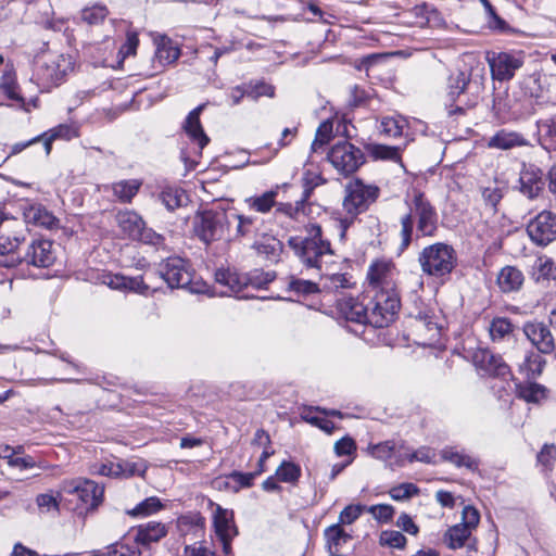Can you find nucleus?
<instances>
[{
	"instance_id": "f257e3e1",
	"label": "nucleus",
	"mask_w": 556,
	"mask_h": 556,
	"mask_svg": "<svg viewBox=\"0 0 556 556\" xmlns=\"http://www.w3.org/2000/svg\"><path fill=\"white\" fill-rule=\"evenodd\" d=\"M304 231L305 236H295L288 240L289 247L303 266L323 271L324 268L334 265V253L330 242L324 239L321 227L318 224H308Z\"/></svg>"
},
{
	"instance_id": "f03ea898",
	"label": "nucleus",
	"mask_w": 556,
	"mask_h": 556,
	"mask_svg": "<svg viewBox=\"0 0 556 556\" xmlns=\"http://www.w3.org/2000/svg\"><path fill=\"white\" fill-rule=\"evenodd\" d=\"M409 212L401 217V249H406L413 238L414 224L417 233L422 237H433L438 230V213L422 192L416 191L408 202Z\"/></svg>"
},
{
	"instance_id": "7ed1b4c3",
	"label": "nucleus",
	"mask_w": 556,
	"mask_h": 556,
	"mask_svg": "<svg viewBox=\"0 0 556 556\" xmlns=\"http://www.w3.org/2000/svg\"><path fill=\"white\" fill-rule=\"evenodd\" d=\"M483 91L482 78L472 77L470 70L451 72L446 80L445 97L450 103V114H463L475 108Z\"/></svg>"
},
{
	"instance_id": "20e7f679",
	"label": "nucleus",
	"mask_w": 556,
	"mask_h": 556,
	"mask_svg": "<svg viewBox=\"0 0 556 556\" xmlns=\"http://www.w3.org/2000/svg\"><path fill=\"white\" fill-rule=\"evenodd\" d=\"M104 489L92 480L74 478L64 480L58 490L60 501L78 515L87 514L99 506Z\"/></svg>"
},
{
	"instance_id": "39448f33",
	"label": "nucleus",
	"mask_w": 556,
	"mask_h": 556,
	"mask_svg": "<svg viewBox=\"0 0 556 556\" xmlns=\"http://www.w3.org/2000/svg\"><path fill=\"white\" fill-rule=\"evenodd\" d=\"M379 192L377 186L366 185L361 179H354L346 184L342 201L345 215L338 220L340 240H344L348 229L356 217L376 202Z\"/></svg>"
},
{
	"instance_id": "423d86ee",
	"label": "nucleus",
	"mask_w": 556,
	"mask_h": 556,
	"mask_svg": "<svg viewBox=\"0 0 556 556\" xmlns=\"http://www.w3.org/2000/svg\"><path fill=\"white\" fill-rule=\"evenodd\" d=\"M73 70L72 58L64 54L47 53L36 61L31 80L41 91L58 86L64 76Z\"/></svg>"
},
{
	"instance_id": "0eeeda50",
	"label": "nucleus",
	"mask_w": 556,
	"mask_h": 556,
	"mask_svg": "<svg viewBox=\"0 0 556 556\" xmlns=\"http://www.w3.org/2000/svg\"><path fill=\"white\" fill-rule=\"evenodd\" d=\"M418 262L424 274L440 278L451 274L454 269L456 253L453 247L437 242L422 249Z\"/></svg>"
},
{
	"instance_id": "6e6552de",
	"label": "nucleus",
	"mask_w": 556,
	"mask_h": 556,
	"mask_svg": "<svg viewBox=\"0 0 556 556\" xmlns=\"http://www.w3.org/2000/svg\"><path fill=\"white\" fill-rule=\"evenodd\" d=\"M230 216L225 211H205L197 217L194 232L205 244L229 239Z\"/></svg>"
},
{
	"instance_id": "1a4fd4ad",
	"label": "nucleus",
	"mask_w": 556,
	"mask_h": 556,
	"mask_svg": "<svg viewBox=\"0 0 556 556\" xmlns=\"http://www.w3.org/2000/svg\"><path fill=\"white\" fill-rule=\"evenodd\" d=\"M400 308L397 292H375L367 303L368 325L375 328L388 327Z\"/></svg>"
},
{
	"instance_id": "9d476101",
	"label": "nucleus",
	"mask_w": 556,
	"mask_h": 556,
	"mask_svg": "<svg viewBox=\"0 0 556 556\" xmlns=\"http://www.w3.org/2000/svg\"><path fill=\"white\" fill-rule=\"evenodd\" d=\"M121 230L130 239L141 241L146 244L160 245L163 237L153 229L147 228L142 217L135 211H122L116 215Z\"/></svg>"
},
{
	"instance_id": "9b49d317",
	"label": "nucleus",
	"mask_w": 556,
	"mask_h": 556,
	"mask_svg": "<svg viewBox=\"0 0 556 556\" xmlns=\"http://www.w3.org/2000/svg\"><path fill=\"white\" fill-rule=\"evenodd\" d=\"M486 60L493 79L507 81L523 66L526 54L520 50L493 52L488 54Z\"/></svg>"
},
{
	"instance_id": "f8f14e48",
	"label": "nucleus",
	"mask_w": 556,
	"mask_h": 556,
	"mask_svg": "<svg viewBox=\"0 0 556 556\" xmlns=\"http://www.w3.org/2000/svg\"><path fill=\"white\" fill-rule=\"evenodd\" d=\"M328 160L339 173L350 175L364 163V154L361 149L343 141L331 148Z\"/></svg>"
},
{
	"instance_id": "ddd939ff",
	"label": "nucleus",
	"mask_w": 556,
	"mask_h": 556,
	"mask_svg": "<svg viewBox=\"0 0 556 556\" xmlns=\"http://www.w3.org/2000/svg\"><path fill=\"white\" fill-rule=\"evenodd\" d=\"M367 280L371 293L396 292L395 267L390 261L377 260L372 262L367 271Z\"/></svg>"
},
{
	"instance_id": "4468645a",
	"label": "nucleus",
	"mask_w": 556,
	"mask_h": 556,
	"mask_svg": "<svg viewBox=\"0 0 556 556\" xmlns=\"http://www.w3.org/2000/svg\"><path fill=\"white\" fill-rule=\"evenodd\" d=\"M530 239L538 245H547L556 239V215L543 211L527 226Z\"/></svg>"
},
{
	"instance_id": "2eb2a0df",
	"label": "nucleus",
	"mask_w": 556,
	"mask_h": 556,
	"mask_svg": "<svg viewBox=\"0 0 556 556\" xmlns=\"http://www.w3.org/2000/svg\"><path fill=\"white\" fill-rule=\"evenodd\" d=\"M213 525L216 536L222 544L223 553L226 556L231 555V542L238 534L233 521V511L217 505L213 515Z\"/></svg>"
},
{
	"instance_id": "dca6fc26",
	"label": "nucleus",
	"mask_w": 556,
	"mask_h": 556,
	"mask_svg": "<svg viewBox=\"0 0 556 556\" xmlns=\"http://www.w3.org/2000/svg\"><path fill=\"white\" fill-rule=\"evenodd\" d=\"M472 362L483 375L500 377L504 380L510 376V369L502 356L495 355L488 349H478L472 355Z\"/></svg>"
},
{
	"instance_id": "f3484780",
	"label": "nucleus",
	"mask_w": 556,
	"mask_h": 556,
	"mask_svg": "<svg viewBox=\"0 0 556 556\" xmlns=\"http://www.w3.org/2000/svg\"><path fill=\"white\" fill-rule=\"evenodd\" d=\"M55 258L53 243L47 239H36L28 244L26 252L22 256V263L46 268L51 266Z\"/></svg>"
},
{
	"instance_id": "a211bd4d",
	"label": "nucleus",
	"mask_w": 556,
	"mask_h": 556,
	"mask_svg": "<svg viewBox=\"0 0 556 556\" xmlns=\"http://www.w3.org/2000/svg\"><path fill=\"white\" fill-rule=\"evenodd\" d=\"M161 277L170 288H185L191 282L187 263L180 257H169L160 269Z\"/></svg>"
},
{
	"instance_id": "6ab92c4d",
	"label": "nucleus",
	"mask_w": 556,
	"mask_h": 556,
	"mask_svg": "<svg viewBox=\"0 0 556 556\" xmlns=\"http://www.w3.org/2000/svg\"><path fill=\"white\" fill-rule=\"evenodd\" d=\"M523 333L533 346L542 354L555 351V339L547 325L541 321H528L523 325Z\"/></svg>"
},
{
	"instance_id": "aec40b11",
	"label": "nucleus",
	"mask_w": 556,
	"mask_h": 556,
	"mask_svg": "<svg viewBox=\"0 0 556 556\" xmlns=\"http://www.w3.org/2000/svg\"><path fill=\"white\" fill-rule=\"evenodd\" d=\"M404 442L387 440L377 444L369 445L368 450L372 457L389 463V466L401 467L405 464Z\"/></svg>"
},
{
	"instance_id": "412c9836",
	"label": "nucleus",
	"mask_w": 556,
	"mask_h": 556,
	"mask_svg": "<svg viewBox=\"0 0 556 556\" xmlns=\"http://www.w3.org/2000/svg\"><path fill=\"white\" fill-rule=\"evenodd\" d=\"M168 533V526L160 521H148L136 527L130 534L139 544L144 554L151 544L157 543Z\"/></svg>"
},
{
	"instance_id": "4be33fe9",
	"label": "nucleus",
	"mask_w": 556,
	"mask_h": 556,
	"mask_svg": "<svg viewBox=\"0 0 556 556\" xmlns=\"http://www.w3.org/2000/svg\"><path fill=\"white\" fill-rule=\"evenodd\" d=\"M414 329L421 337L422 344L431 345L439 340L442 326L433 312L425 311L415 317Z\"/></svg>"
},
{
	"instance_id": "5701e85b",
	"label": "nucleus",
	"mask_w": 556,
	"mask_h": 556,
	"mask_svg": "<svg viewBox=\"0 0 556 556\" xmlns=\"http://www.w3.org/2000/svg\"><path fill=\"white\" fill-rule=\"evenodd\" d=\"M544 179L542 170L534 166H523L519 175V190L529 199H535L543 191Z\"/></svg>"
},
{
	"instance_id": "b1692460",
	"label": "nucleus",
	"mask_w": 556,
	"mask_h": 556,
	"mask_svg": "<svg viewBox=\"0 0 556 556\" xmlns=\"http://www.w3.org/2000/svg\"><path fill=\"white\" fill-rule=\"evenodd\" d=\"M155 46V53L153 63L155 68H164L165 66L176 62L180 55V49L173 42V40L165 35H155L153 37Z\"/></svg>"
},
{
	"instance_id": "393cba45",
	"label": "nucleus",
	"mask_w": 556,
	"mask_h": 556,
	"mask_svg": "<svg viewBox=\"0 0 556 556\" xmlns=\"http://www.w3.org/2000/svg\"><path fill=\"white\" fill-rule=\"evenodd\" d=\"M204 108L205 104L198 105L187 115L184 123V130L187 136L198 146V155H201L203 148L210 142V138L204 132L200 122V115Z\"/></svg>"
},
{
	"instance_id": "a878e982",
	"label": "nucleus",
	"mask_w": 556,
	"mask_h": 556,
	"mask_svg": "<svg viewBox=\"0 0 556 556\" xmlns=\"http://www.w3.org/2000/svg\"><path fill=\"white\" fill-rule=\"evenodd\" d=\"M103 283L114 290L132 291L139 294H146L150 290L142 276L127 277L122 274H109L104 277Z\"/></svg>"
},
{
	"instance_id": "bb28decb",
	"label": "nucleus",
	"mask_w": 556,
	"mask_h": 556,
	"mask_svg": "<svg viewBox=\"0 0 556 556\" xmlns=\"http://www.w3.org/2000/svg\"><path fill=\"white\" fill-rule=\"evenodd\" d=\"M338 308L348 321L368 325L367 304L358 299L343 296L338 300Z\"/></svg>"
},
{
	"instance_id": "cd10ccee",
	"label": "nucleus",
	"mask_w": 556,
	"mask_h": 556,
	"mask_svg": "<svg viewBox=\"0 0 556 556\" xmlns=\"http://www.w3.org/2000/svg\"><path fill=\"white\" fill-rule=\"evenodd\" d=\"M20 244L17 236L0 235V267L13 268L22 263V255L17 252Z\"/></svg>"
},
{
	"instance_id": "c85d7f7f",
	"label": "nucleus",
	"mask_w": 556,
	"mask_h": 556,
	"mask_svg": "<svg viewBox=\"0 0 556 556\" xmlns=\"http://www.w3.org/2000/svg\"><path fill=\"white\" fill-rule=\"evenodd\" d=\"M215 280L220 286L227 288L226 291H222L223 294L237 295L247 289V281L249 279L245 278V274H239L230 269H218L215 273Z\"/></svg>"
},
{
	"instance_id": "c756f323",
	"label": "nucleus",
	"mask_w": 556,
	"mask_h": 556,
	"mask_svg": "<svg viewBox=\"0 0 556 556\" xmlns=\"http://www.w3.org/2000/svg\"><path fill=\"white\" fill-rule=\"evenodd\" d=\"M525 281V276L515 266L503 267L496 277V282L502 292L509 293L518 291Z\"/></svg>"
},
{
	"instance_id": "7c9ffc66",
	"label": "nucleus",
	"mask_w": 556,
	"mask_h": 556,
	"mask_svg": "<svg viewBox=\"0 0 556 556\" xmlns=\"http://www.w3.org/2000/svg\"><path fill=\"white\" fill-rule=\"evenodd\" d=\"M527 139L519 132L498 130L488 141V147L492 149L509 150L516 147L527 146Z\"/></svg>"
},
{
	"instance_id": "2f4dec72",
	"label": "nucleus",
	"mask_w": 556,
	"mask_h": 556,
	"mask_svg": "<svg viewBox=\"0 0 556 556\" xmlns=\"http://www.w3.org/2000/svg\"><path fill=\"white\" fill-rule=\"evenodd\" d=\"M319 413H323L324 415H332V416H341V413L338 412V410H325V409H319L318 407L314 408V407H304L302 410H301V418L315 426V427H318L319 429H321L323 431H325L326 433L330 434L332 433L333 429H334V424L327 419L325 416H320Z\"/></svg>"
},
{
	"instance_id": "473e14b6",
	"label": "nucleus",
	"mask_w": 556,
	"mask_h": 556,
	"mask_svg": "<svg viewBox=\"0 0 556 556\" xmlns=\"http://www.w3.org/2000/svg\"><path fill=\"white\" fill-rule=\"evenodd\" d=\"M25 220L28 224L52 229L58 225L55 216L42 205H31L24 212Z\"/></svg>"
},
{
	"instance_id": "72a5a7b5",
	"label": "nucleus",
	"mask_w": 556,
	"mask_h": 556,
	"mask_svg": "<svg viewBox=\"0 0 556 556\" xmlns=\"http://www.w3.org/2000/svg\"><path fill=\"white\" fill-rule=\"evenodd\" d=\"M324 536L328 552L340 551V548L352 539L351 534H349L340 523L327 527L324 531Z\"/></svg>"
},
{
	"instance_id": "f704fd0d",
	"label": "nucleus",
	"mask_w": 556,
	"mask_h": 556,
	"mask_svg": "<svg viewBox=\"0 0 556 556\" xmlns=\"http://www.w3.org/2000/svg\"><path fill=\"white\" fill-rule=\"evenodd\" d=\"M106 552L110 556H146L143 549H141L130 533L121 542L109 546Z\"/></svg>"
},
{
	"instance_id": "c9c22d12",
	"label": "nucleus",
	"mask_w": 556,
	"mask_h": 556,
	"mask_svg": "<svg viewBox=\"0 0 556 556\" xmlns=\"http://www.w3.org/2000/svg\"><path fill=\"white\" fill-rule=\"evenodd\" d=\"M142 186L139 179H128L114 182L111 189L118 201L123 203L131 202L132 198L138 193Z\"/></svg>"
},
{
	"instance_id": "e433bc0d",
	"label": "nucleus",
	"mask_w": 556,
	"mask_h": 556,
	"mask_svg": "<svg viewBox=\"0 0 556 556\" xmlns=\"http://www.w3.org/2000/svg\"><path fill=\"white\" fill-rule=\"evenodd\" d=\"M228 216H230V225L237 223L235 233L232 237H229L228 241L239 240L250 235L253 229H255L256 218L253 216L239 214L237 212H228Z\"/></svg>"
},
{
	"instance_id": "4c0bfd02",
	"label": "nucleus",
	"mask_w": 556,
	"mask_h": 556,
	"mask_svg": "<svg viewBox=\"0 0 556 556\" xmlns=\"http://www.w3.org/2000/svg\"><path fill=\"white\" fill-rule=\"evenodd\" d=\"M333 265H330L328 269L323 271H318L321 278L325 280L324 287L329 291H338L339 289H348L353 285L351 281V276L348 274H338L332 273Z\"/></svg>"
},
{
	"instance_id": "58836bf2",
	"label": "nucleus",
	"mask_w": 556,
	"mask_h": 556,
	"mask_svg": "<svg viewBox=\"0 0 556 556\" xmlns=\"http://www.w3.org/2000/svg\"><path fill=\"white\" fill-rule=\"evenodd\" d=\"M442 457L455 465L456 467H466L470 470L478 469L479 460L464 451H458L453 447L444 448L442 451Z\"/></svg>"
},
{
	"instance_id": "ea45409f",
	"label": "nucleus",
	"mask_w": 556,
	"mask_h": 556,
	"mask_svg": "<svg viewBox=\"0 0 556 556\" xmlns=\"http://www.w3.org/2000/svg\"><path fill=\"white\" fill-rule=\"evenodd\" d=\"M277 190H269L261 195L245 199V203L250 210L265 214L268 213L276 204Z\"/></svg>"
},
{
	"instance_id": "a19ab883",
	"label": "nucleus",
	"mask_w": 556,
	"mask_h": 556,
	"mask_svg": "<svg viewBox=\"0 0 556 556\" xmlns=\"http://www.w3.org/2000/svg\"><path fill=\"white\" fill-rule=\"evenodd\" d=\"M77 136L76 129L67 124H61L52 129H50L48 132L40 136L43 138V146L46 150V154L48 155L51 151V143L55 139H65L70 140L73 137Z\"/></svg>"
},
{
	"instance_id": "79ce46f5",
	"label": "nucleus",
	"mask_w": 556,
	"mask_h": 556,
	"mask_svg": "<svg viewBox=\"0 0 556 556\" xmlns=\"http://www.w3.org/2000/svg\"><path fill=\"white\" fill-rule=\"evenodd\" d=\"M254 248L258 254L265 255L271 262L277 261L282 252V243L274 237H264L254 243Z\"/></svg>"
},
{
	"instance_id": "37998d69",
	"label": "nucleus",
	"mask_w": 556,
	"mask_h": 556,
	"mask_svg": "<svg viewBox=\"0 0 556 556\" xmlns=\"http://www.w3.org/2000/svg\"><path fill=\"white\" fill-rule=\"evenodd\" d=\"M16 76L13 68L7 70L0 78V90L11 100L24 105V98L16 91Z\"/></svg>"
},
{
	"instance_id": "c03bdc74",
	"label": "nucleus",
	"mask_w": 556,
	"mask_h": 556,
	"mask_svg": "<svg viewBox=\"0 0 556 556\" xmlns=\"http://www.w3.org/2000/svg\"><path fill=\"white\" fill-rule=\"evenodd\" d=\"M545 366V359L540 353L530 352L526 355L523 363L520 365V370L528 379H534L540 376Z\"/></svg>"
},
{
	"instance_id": "a18cd8bd",
	"label": "nucleus",
	"mask_w": 556,
	"mask_h": 556,
	"mask_svg": "<svg viewBox=\"0 0 556 556\" xmlns=\"http://www.w3.org/2000/svg\"><path fill=\"white\" fill-rule=\"evenodd\" d=\"M470 535L471 531L466 526L457 523L446 531L444 540L450 548L457 549L465 545Z\"/></svg>"
},
{
	"instance_id": "49530a36",
	"label": "nucleus",
	"mask_w": 556,
	"mask_h": 556,
	"mask_svg": "<svg viewBox=\"0 0 556 556\" xmlns=\"http://www.w3.org/2000/svg\"><path fill=\"white\" fill-rule=\"evenodd\" d=\"M159 199L168 211H174L184 204L187 197L180 188L165 187L159 194Z\"/></svg>"
},
{
	"instance_id": "de8ad7c7",
	"label": "nucleus",
	"mask_w": 556,
	"mask_h": 556,
	"mask_svg": "<svg viewBox=\"0 0 556 556\" xmlns=\"http://www.w3.org/2000/svg\"><path fill=\"white\" fill-rule=\"evenodd\" d=\"M514 326L506 317H495L489 326V332L492 341H503L513 333Z\"/></svg>"
},
{
	"instance_id": "09e8293b",
	"label": "nucleus",
	"mask_w": 556,
	"mask_h": 556,
	"mask_svg": "<svg viewBox=\"0 0 556 556\" xmlns=\"http://www.w3.org/2000/svg\"><path fill=\"white\" fill-rule=\"evenodd\" d=\"M368 153L376 160L401 161L400 148L386 144L371 143L367 147Z\"/></svg>"
},
{
	"instance_id": "8fccbe9b",
	"label": "nucleus",
	"mask_w": 556,
	"mask_h": 556,
	"mask_svg": "<svg viewBox=\"0 0 556 556\" xmlns=\"http://www.w3.org/2000/svg\"><path fill=\"white\" fill-rule=\"evenodd\" d=\"M118 465L121 466V476L124 478H129L134 476L143 477L147 469L148 464L144 459L138 458V459H129V460H121L118 462Z\"/></svg>"
},
{
	"instance_id": "3c124183",
	"label": "nucleus",
	"mask_w": 556,
	"mask_h": 556,
	"mask_svg": "<svg viewBox=\"0 0 556 556\" xmlns=\"http://www.w3.org/2000/svg\"><path fill=\"white\" fill-rule=\"evenodd\" d=\"M245 278L249 280L247 281V289L252 287L253 289H263L268 283L274 281L276 278V275L274 271H264L261 269H254L249 274H245Z\"/></svg>"
},
{
	"instance_id": "603ef678",
	"label": "nucleus",
	"mask_w": 556,
	"mask_h": 556,
	"mask_svg": "<svg viewBox=\"0 0 556 556\" xmlns=\"http://www.w3.org/2000/svg\"><path fill=\"white\" fill-rule=\"evenodd\" d=\"M404 125L405 119L402 117L387 116L381 118L379 128L386 136L396 138L402 136Z\"/></svg>"
},
{
	"instance_id": "864d4df0",
	"label": "nucleus",
	"mask_w": 556,
	"mask_h": 556,
	"mask_svg": "<svg viewBox=\"0 0 556 556\" xmlns=\"http://www.w3.org/2000/svg\"><path fill=\"white\" fill-rule=\"evenodd\" d=\"M162 508L163 505L160 498L156 496H151L137 504L135 508L128 511V514L131 516H149L157 513Z\"/></svg>"
},
{
	"instance_id": "5fc2aeb1",
	"label": "nucleus",
	"mask_w": 556,
	"mask_h": 556,
	"mask_svg": "<svg viewBox=\"0 0 556 556\" xmlns=\"http://www.w3.org/2000/svg\"><path fill=\"white\" fill-rule=\"evenodd\" d=\"M301 476V468L292 462H282L276 470L278 480L288 483H294Z\"/></svg>"
},
{
	"instance_id": "6e6d98bb",
	"label": "nucleus",
	"mask_w": 556,
	"mask_h": 556,
	"mask_svg": "<svg viewBox=\"0 0 556 556\" xmlns=\"http://www.w3.org/2000/svg\"><path fill=\"white\" fill-rule=\"evenodd\" d=\"M404 457L405 462L413 463V462H421L426 464H431L434 462L435 453L432 448L427 446H421L416 451H410L405 444H404Z\"/></svg>"
},
{
	"instance_id": "4d7b16f0",
	"label": "nucleus",
	"mask_w": 556,
	"mask_h": 556,
	"mask_svg": "<svg viewBox=\"0 0 556 556\" xmlns=\"http://www.w3.org/2000/svg\"><path fill=\"white\" fill-rule=\"evenodd\" d=\"M534 268L538 273V281L556 279V265L552 258L546 256L539 257Z\"/></svg>"
},
{
	"instance_id": "13d9d810",
	"label": "nucleus",
	"mask_w": 556,
	"mask_h": 556,
	"mask_svg": "<svg viewBox=\"0 0 556 556\" xmlns=\"http://www.w3.org/2000/svg\"><path fill=\"white\" fill-rule=\"evenodd\" d=\"M108 13L105 5L94 4L81 11V20L89 25H97L104 21Z\"/></svg>"
},
{
	"instance_id": "bf43d9fd",
	"label": "nucleus",
	"mask_w": 556,
	"mask_h": 556,
	"mask_svg": "<svg viewBox=\"0 0 556 556\" xmlns=\"http://www.w3.org/2000/svg\"><path fill=\"white\" fill-rule=\"evenodd\" d=\"M481 193L485 204L490 205L492 208H495L503 198L504 188L497 181H493L483 187Z\"/></svg>"
},
{
	"instance_id": "052dcab7",
	"label": "nucleus",
	"mask_w": 556,
	"mask_h": 556,
	"mask_svg": "<svg viewBox=\"0 0 556 556\" xmlns=\"http://www.w3.org/2000/svg\"><path fill=\"white\" fill-rule=\"evenodd\" d=\"M546 389L538 383L528 382L519 388V395L527 402L536 403L545 397Z\"/></svg>"
},
{
	"instance_id": "680f3d73",
	"label": "nucleus",
	"mask_w": 556,
	"mask_h": 556,
	"mask_svg": "<svg viewBox=\"0 0 556 556\" xmlns=\"http://www.w3.org/2000/svg\"><path fill=\"white\" fill-rule=\"evenodd\" d=\"M406 538L400 531L384 530L380 534V544L392 548H404L406 545Z\"/></svg>"
},
{
	"instance_id": "e2e57ef3",
	"label": "nucleus",
	"mask_w": 556,
	"mask_h": 556,
	"mask_svg": "<svg viewBox=\"0 0 556 556\" xmlns=\"http://www.w3.org/2000/svg\"><path fill=\"white\" fill-rule=\"evenodd\" d=\"M367 511L381 523H388L392 520L395 509L389 504H378L366 507Z\"/></svg>"
},
{
	"instance_id": "0e129e2a",
	"label": "nucleus",
	"mask_w": 556,
	"mask_h": 556,
	"mask_svg": "<svg viewBox=\"0 0 556 556\" xmlns=\"http://www.w3.org/2000/svg\"><path fill=\"white\" fill-rule=\"evenodd\" d=\"M258 476V472H240L232 471L227 476V479L235 483L233 490L239 491L242 488H250L253 485L254 479Z\"/></svg>"
},
{
	"instance_id": "69168bd1",
	"label": "nucleus",
	"mask_w": 556,
	"mask_h": 556,
	"mask_svg": "<svg viewBox=\"0 0 556 556\" xmlns=\"http://www.w3.org/2000/svg\"><path fill=\"white\" fill-rule=\"evenodd\" d=\"M418 493L419 489L413 483H402L400 485L393 486L389 492L391 498L394 501L408 500Z\"/></svg>"
},
{
	"instance_id": "338daca9",
	"label": "nucleus",
	"mask_w": 556,
	"mask_h": 556,
	"mask_svg": "<svg viewBox=\"0 0 556 556\" xmlns=\"http://www.w3.org/2000/svg\"><path fill=\"white\" fill-rule=\"evenodd\" d=\"M332 135V123L330 121L323 122L316 130L315 140L312 149L316 151L319 147L328 143Z\"/></svg>"
},
{
	"instance_id": "774afa93",
	"label": "nucleus",
	"mask_w": 556,
	"mask_h": 556,
	"mask_svg": "<svg viewBox=\"0 0 556 556\" xmlns=\"http://www.w3.org/2000/svg\"><path fill=\"white\" fill-rule=\"evenodd\" d=\"M366 509V506L357 504V505H348L343 508V510L339 515L340 526L342 525H352L362 513Z\"/></svg>"
}]
</instances>
